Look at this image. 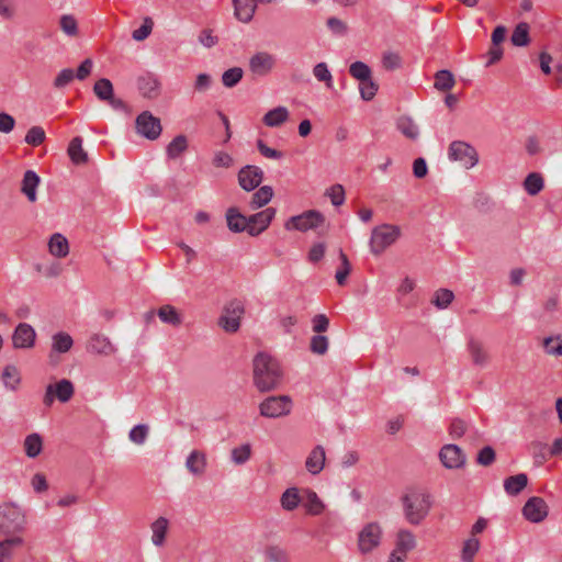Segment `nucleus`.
Returning <instances> with one entry per match:
<instances>
[{
    "label": "nucleus",
    "mask_w": 562,
    "mask_h": 562,
    "mask_svg": "<svg viewBox=\"0 0 562 562\" xmlns=\"http://www.w3.org/2000/svg\"><path fill=\"white\" fill-rule=\"evenodd\" d=\"M454 299L452 291L448 289H439L435 292L432 303L440 310L447 308Z\"/></svg>",
    "instance_id": "52"
},
{
    "label": "nucleus",
    "mask_w": 562,
    "mask_h": 562,
    "mask_svg": "<svg viewBox=\"0 0 562 562\" xmlns=\"http://www.w3.org/2000/svg\"><path fill=\"white\" fill-rule=\"evenodd\" d=\"M75 394V387L70 380L61 379L56 383H50L46 386L43 403L45 406L50 407L55 400L61 403L69 402Z\"/></svg>",
    "instance_id": "9"
},
{
    "label": "nucleus",
    "mask_w": 562,
    "mask_h": 562,
    "mask_svg": "<svg viewBox=\"0 0 562 562\" xmlns=\"http://www.w3.org/2000/svg\"><path fill=\"white\" fill-rule=\"evenodd\" d=\"M378 83L371 78L359 82L360 95L364 101L372 100L378 92Z\"/></svg>",
    "instance_id": "53"
},
{
    "label": "nucleus",
    "mask_w": 562,
    "mask_h": 562,
    "mask_svg": "<svg viewBox=\"0 0 562 562\" xmlns=\"http://www.w3.org/2000/svg\"><path fill=\"white\" fill-rule=\"evenodd\" d=\"M273 196V190L269 186H263L259 188L252 195L249 201V206L251 210H257L259 207L268 204Z\"/></svg>",
    "instance_id": "34"
},
{
    "label": "nucleus",
    "mask_w": 562,
    "mask_h": 562,
    "mask_svg": "<svg viewBox=\"0 0 562 562\" xmlns=\"http://www.w3.org/2000/svg\"><path fill=\"white\" fill-rule=\"evenodd\" d=\"M454 82V77L449 70H439L435 75V88L439 91L451 90Z\"/></svg>",
    "instance_id": "45"
},
{
    "label": "nucleus",
    "mask_w": 562,
    "mask_h": 562,
    "mask_svg": "<svg viewBox=\"0 0 562 562\" xmlns=\"http://www.w3.org/2000/svg\"><path fill=\"white\" fill-rule=\"evenodd\" d=\"M244 314V304L238 300H233L225 305L218 325L226 333H236L240 327V319Z\"/></svg>",
    "instance_id": "8"
},
{
    "label": "nucleus",
    "mask_w": 562,
    "mask_h": 562,
    "mask_svg": "<svg viewBox=\"0 0 562 562\" xmlns=\"http://www.w3.org/2000/svg\"><path fill=\"white\" fill-rule=\"evenodd\" d=\"M549 513V507L543 498L533 496L529 498L524 508L522 514L525 518L531 522H541L543 521Z\"/></svg>",
    "instance_id": "14"
},
{
    "label": "nucleus",
    "mask_w": 562,
    "mask_h": 562,
    "mask_svg": "<svg viewBox=\"0 0 562 562\" xmlns=\"http://www.w3.org/2000/svg\"><path fill=\"white\" fill-rule=\"evenodd\" d=\"M257 148L259 153L269 159H281L283 157L282 151L269 147L263 140H257Z\"/></svg>",
    "instance_id": "62"
},
{
    "label": "nucleus",
    "mask_w": 562,
    "mask_h": 562,
    "mask_svg": "<svg viewBox=\"0 0 562 562\" xmlns=\"http://www.w3.org/2000/svg\"><path fill=\"white\" fill-rule=\"evenodd\" d=\"M544 187L543 178L538 172H531L529 173L525 181H524V188L526 192L530 195L538 194Z\"/></svg>",
    "instance_id": "43"
},
{
    "label": "nucleus",
    "mask_w": 562,
    "mask_h": 562,
    "mask_svg": "<svg viewBox=\"0 0 562 562\" xmlns=\"http://www.w3.org/2000/svg\"><path fill=\"white\" fill-rule=\"evenodd\" d=\"M306 497L304 502V507L306 509V513L312 516L321 515L325 506L321 498L317 496V494L314 491H306L305 492Z\"/></svg>",
    "instance_id": "39"
},
{
    "label": "nucleus",
    "mask_w": 562,
    "mask_h": 562,
    "mask_svg": "<svg viewBox=\"0 0 562 562\" xmlns=\"http://www.w3.org/2000/svg\"><path fill=\"white\" fill-rule=\"evenodd\" d=\"M45 131L41 126H32L26 135H25V143L31 146H40L45 140Z\"/></svg>",
    "instance_id": "54"
},
{
    "label": "nucleus",
    "mask_w": 562,
    "mask_h": 562,
    "mask_svg": "<svg viewBox=\"0 0 562 562\" xmlns=\"http://www.w3.org/2000/svg\"><path fill=\"white\" fill-rule=\"evenodd\" d=\"M75 72L70 68L63 69L54 80V86L56 88H64L68 83H70L75 78Z\"/></svg>",
    "instance_id": "63"
},
{
    "label": "nucleus",
    "mask_w": 562,
    "mask_h": 562,
    "mask_svg": "<svg viewBox=\"0 0 562 562\" xmlns=\"http://www.w3.org/2000/svg\"><path fill=\"white\" fill-rule=\"evenodd\" d=\"M276 216V209L273 207H267L251 216L248 217L249 226H248V234L250 236H258L262 232H265L272 220Z\"/></svg>",
    "instance_id": "15"
},
{
    "label": "nucleus",
    "mask_w": 562,
    "mask_h": 562,
    "mask_svg": "<svg viewBox=\"0 0 562 562\" xmlns=\"http://www.w3.org/2000/svg\"><path fill=\"white\" fill-rule=\"evenodd\" d=\"M301 502L299 491L295 487L288 488L281 496V506L283 509L292 512Z\"/></svg>",
    "instance_id": "46"
},
{
    "label": "nucleus",
    "mask_w": 562,
    "mask_h": 562,
    "mask_svg": "<svg viewBox=\"0 0 562 562\" xmlns=\"http://www.w3.org/2000/svg\"><path fill=\"white\" fill-rule=\"evenodd\" d=\"M289 115V110L285 106H277L263 115L262 122L266 126L278 127L288 121Z\"/></svg>",
    "instance_id": "28"
},
{
    "label": "nucleus",
    "mask_w": 562,
    "mask_h": 562,
    "mask_svg": "<svg viewBox=\"0 0 562 562\" xmlns=\"http://www.w3.org/2000/svg\"><path fill=\"white\" fill-rule=\"evenodd\" d=\"M263 557L269 562H290V555L285 549L277 544L265 548Z\"/></svg>",
    "instance_id": "40"
},
{
    "label": "nucleus",
    "mask_w": 562,
    "mask_h": 562,
    "mask_svg": "<svg viewBox=\"0 0 562 562\" xmlns=\"http://www.w3.org/2000/svg\"><path fill=\"white\" fill-rule=\"evenodd\" d=\"M226 222H227V227L229 228V231H232L234 233H241V232L246 231L248 233V226H249L248 217L243 215L238 211V209L229 207L226 211Z\"/></svg>",
    "instance_id": "24"
},
{
    "label": "nucleus",
    "mask_w": 562,
    "mask_h": 562,
    "mask_svg": "<svg viewBox=\"0 0 562 562\" xmlns=\"http://www.w3.org/2000/svg\"><path fill=\"white\" fill-rule=\"evenodd\" d=\"M243 69L239 67H234L224 71L222 76L223 85L227 88L236 86L243 78Z\"/></svg>",
    "instance_id": "56"
},
{
    "label": "nucleus",
    "mask_w": 562,
    "mask_h": 562,
    "mask_svg": "<svg viewBox=\"0 0 562 562\" xmlns=\"http://www.w3.org/2000/svg\"><path fill=\"white\" fill-rule=\"evenodd\" d=\"M25 516L19 506L7 504L0 507V533L3 536L21 535L25 528Z\"/></svg>",
    "instance_id": "3"
},
{
    "label": "nucleus",
    "mask_w": 562,
    "mask_h": 562,
    "mask_svg": "<svg viewBox=\"0 0 562 562\" xmlns=\"http://www.w3.org/2000/svg\"><path fill=\"white\" fill-rule=\"evenodd\" d=\"M93 92L101 101H108L111 105H114L113 86L109 79L102 78L95 81Z\"/></svg>",
    "instance_id": "31"
},
{
    "label": "nucleus",
    "mask_w": 562,
    "mask_h": 562,
    "mask_svg": "<svg viewBox=\"0 0 562 562\" xmlns=\"http://www.w3.org/2000/svg\"><path fill=\"white\" fill-rule=\"evenodd\" d=\"M401 231L397 226L382 224L373 228L370 238L371 252L381 255L387 247L393 245L400 237Z\"/></svg>",
    "instance_id": "4"
},
{
    "label": "nucleus",
    "mask_w": 562,
    "mask_h": 562,
    "mask_svg": "<svg viewBox=\"0 0 562 562\" xmlns=\"http://www.w3.org/2000/svg\"><path fill=\"white\" fill-rule=\"evenodd\" d=\"M24 451L29 458H36L43 449V440L38 434L27 435L24 439Z\"/></svg>",
    "instance_id": "38"
},
{
    "label": "nucleus",
    "mask_w": 562,
    "mask_h": 562,
    "mask_svg": "<svg viewBox=\"0 0 562 562\" xmlns=\"http://www.w3.org/2000/svg\"><path fill=\"white\" fill-rule=\"evenodd\" d=\"M160 87L159 79L151 74L138 79V90L144 98L156 99L160 94Z\"/></svg>",
    "instance_id": "21"
},
{
    "label": "nucleus",
    "mask_w": 562,
    "mask_h": 562,
    "mask_svg": "<svg viewBox=\"0 0 562 562\" xmlns=\"http://www.w3.org/2000/svg\"><path fill=\"white\" fill-rule=\"evenodd\" d=\"M68 156L75 165H82L88 161V155L82 148V138L74 137L68 146Z\"/></svg>",
    "instance_id": "32"
},
{
    "label": "nucleus",
    "mask_w": 562,
    "mask_h": 562,
    "mask_svg": "<svg viewBox=\"0 0 562 562\" xmlns=\"http://www.w3.org/2000/svg\"><path fill=\"white\" fill-rule=\"evenodd\" d=\"M74 346V340L68 333L58 331L52 336V348L48 355L49 362L57 364V353H66Z\"/></svg>",
    "instance_id": "17"
},
{
    "label": "nucleus",
    "mask_w": 562,
    "mask_h": 562,
    "mask_svg": "<svg viewBox=\"0 0 562 562\" xmlns=\"http://www.w3.org/2000/svg\"><path fill=\"white\" fill-rule=\"evenodd\" d=\"M529 30L530 27L528 23H518L510 36L512 44L518 47L527 46L530 42Z\"/></svg>",
    "instance_id": "37"
},
{
    "label": "nucleus",
    "mask_w": 562,
    "mask_h": 562,
    "mask_svg": "<svg viewBox=\"0 0 562 562\" xmlns=\"http://www.w3.org/2000/svg\"><path fill=\"white\" fill-rule=\"evenodd\" d=\"M383 530L378 522L366 524L358 533L357 547L361 554H369L381 544Z\"/></svg>",
    "instance_id": "5"
},
{
    "label": "nucleus",
    "mask_w": 562,
    "mask_h": 562,
    "mask_svg": "<svg viewBox=\"0 0 562 562\" xmlns=\"http://www.w3.org/2000/svg\"><path fill=\"white\" fill-rule=\"evenodd\" d=\"M480 549L479 539L472 537L463 543L461 560L462 562H473L474 557Z\"/></svg>",
    "instance_id": "49"
},
{
    "label": "nucleus",
    "mask_w": 562,
    "mask_h": 562,
    "mask_svg": "<svg viewBox=\"0 0 562 562\" xmlns=\"http://www.w3.org/2000/svg\"><path fill=\"white\" fill-rule=\"evenodd\" d=\"M40 184V177L33 170H27L22 180L21 191L26 195L30 202L36 201V189Z\"/></svg>",
    "instance_id": "27"
},
{
    "label": "nucleus",
    "mask_w": 562,
    "mask_h": 562,
    "mask_svg": "<svg viewBox=\"0 0 562 562\" xmlns=\"http://www.w3.org/2000/svg\"><path fill=\"white\" fill-rule=\"evenodd\" d=\"M251 454V449L249 445H243L239 447H236L232 450V460L236 464H244L246 463Z\"/></svg>",
    "instance_id": "58"
},
{
    "label": "nucleus",
    "mask_w": 562,
    "mask_h": 562,
    "mask_svg": "<svg viewBox=\"0 0 562 562\" xmlns=\"http://www.w3.org/2000/svg\"><path fill=\"white\" fill-rule=\"evenodd\" d=\"M468 351L474 366L486 367L490 362V355L480 340L474 338L468 341Z\"/></svg>",
    "instance_id": "23"
},
{
    "label": "nucleus",
    "mask_w": 562,
    "mask_h": 562,
    "mask_svg": "<svg viewBox=\"0 0 562 562\" xmlns=\"http://www.w3.org/2000/svg\"><path fill=\"white\" fill-rule=\"evenodd\" d=\"M326 194L329 196L331 203L335 206H340L345 202V190L341 184H334L327 191Z\"/></svg>",
    "instance_id": "59"
},
{
    "label": "nucleus",
    "mask_w": 562,
    "mask_h": 562,
    "mask_svg": "<svg viewBox=\"0 0 562 562\" xmlns=\"http://www.w3.org/2000/svg\"><path fill=\"white\" fill-rule=\"evenodd\" d=\"M313 75L318 81L324 82L328 89L333 88V76L326 63L316 64L313 68Z\"/></svg>",
    "instance_id": "50"
},
{
    "label": "nucleus",
    "mask_w": 562,
    "mask_h": 562,
    "mask_svg": "<svg viewBox=\"0 0 562 562\" xmlns=\"http://www.w3.org/2000/svg\"><path fill=\"white\" fill-rule=\"evenodd\" d=\"M157 315L162 323L172 325L175 327L180 326L182 323L181 314L172 305H162L158 311Z\"/></svg>",
    "instance_id": "35"
},
{
    "label": "nucleus",
    "mask_w": 562,
    "mask_h": 562,
    "mask_svg": "<svg viewBox=\"0 0 562 562\" xmlns=\"http://www.w3.org/2000/svg\"><path fill=\"white\" fill-rule=\"evenodd\" d=\"M441 464L449 470H460L467 463V456L457 445H445L439 451Z\"/></svg>",
    "instance_id": "12"
},
{
    "label": "nucleus",
    "mask_w": 562,
    "mask_h": 562,
    "mask_svg": "<svg viewBox=\"0 0 562 562\" xmlns=\"http://www.w3.org/2000/svg\"><path fill=\"white\" fill-rule=\"evenodd\" d=\"M136 130L142 136L154 140L160 136L162 128L160 120L145 111L136 119Z\"/></svg>",
    "instance_id": "13"
},
{
    "label": "nucleus",
    "mask_w": 562,
    "mask_h": 562,
    "mask_svg": "<svg viewBox=\"0 0 562 562\" xmlns=\"http://www.w3.org/2000/svg\"><path fill=\"white\" fill-rule=\"evenodd\" d=\"M382 65L387 70H394L401 66V57L396 53H385L382 58Z\"/></svg>",
    "instance_id": "64"
},
{
    "label": "nucleus",
    "mask_w": 562,
    "mask_h": 562,
    "mask_svg": "<svg viewBox=\"0 0 562 562\" xmlns=\"http://www.w3.org/2000/svg\"><path fill=\"white\" fill-rule=\"evenodd\" d=\"M495 461V451L492 447L482 448L476 458V462L483 467H488Z\"/></svg>",
    "instance_id": "61"
},
{
    "label": "nucleus",
    "mask_w": 562,
    "mask_h": 562,
    "mask_svg": "<svg viewBox=\"0 0 562 562\" xmlns=\"http://www.w3.org/2000/svg\"><path fill=\"white\" fill-rule=\"evenodd\" d=\"M281 380V371L276 359L267 353H258L254 359V382L261 392L274 389Z\"/></svg>",
    "instance_id": "1"
},
{
    "label": "nucleus",
    "mask_w": 562,
    "mask_h": 562,
    "mask_svg": "<svg viewBox=\"0 0 562 562\" xmlns=\"http://www.w3.org/2000/svg\"><path fill=\"white\" fill-rule=\"evenodd\" d=\"M404 515L412 525H419L431 507L430 497L423 491L413 490L402 497Z\"/></svg>",
    "instance_id": "2"
},
{
    "label": "nucleus",
    "mask_w": 562,
    "mask_h": 562,
    "mask_svg": "<svg viewBox=\"0 0 562 562\" xmlns=\"http://www.w3.org/2000/svg\"><path fill=\"white\" fill-rule=\"evenodd\" d=\"M2 381L7 389L16 391L21 383V374L15 366L8 364L2 372Z\"/></svg>",
    "instance_id": "36"
},
{
    "label": "nucleus",
    "mask_w": 562,
    "mask_h": 562,
    "mask_svg": "<svg viewBox=\"0 0 562 562\" xmlns=\"http://www.w3.org/2000/svg\"><path fill=\"white\" fill-rule=\"evenodd\" d=\"M151 30H153V21L151 19L149 18H146L143 22V24L133 31L132 33V37L133 40L135 41H144L145 38H147L150 33H151Z\"/></svg>",
    "instance_id": "60"
},
{
    "label": "nucleus",
    "mask_w": 562,
    "mask_h": 562,
    "mask_svg": "<svg viewBox=\"0 0 562 562\" xmlns=\"http://www.w3.org/2000/svg\"><path fill=\"white\" fill-rule=\"evenodd\" d=\"M325 221L324 215L315 210L305 211L302 214L290 217L284 223L286 231L306 232L315 229L321 226Z\"/></svg>",
    "instance_id": "7"
},
{
    "label": "nucleus",
    "mask_w": 562,
    "mask_h": 562,
    "mask_svg": "<svg viewBox=\"0 0 562 562\" xmlns=\"http://www.w3.org/2000/svg\"><path fill=\"white\" fill-rule=\"evenodd\" d=\"M60 30L68 36L75 37L78 35V22L72 14H63L59 19Z\"/></svg>",
    "instance_id": "48"
},
{
    "label": "nucleus",
    "mask_w": 562,
    "mask_h": 562,
    "mask_svg": "<svg viewBox=\"0 0 562 562\" xmlns=\"http://www.w3.org/2000/svg\"><path fill=\"white\" fill-rule=\"evenodd\" d=\"M35 337L36 333L34 328L26 323H21L13 333V346L15 348H31L34 346Z\"/></svg>",
    "instance_id": "20"
},
{
    "label": "nucleus",
    "mask_w": 562,
    "mask_h": 562,
    "mask_svg": "<svg viewBox=\"0 0 562 562\" xmlns=\"http://www.w3.org/2000/svg\"><path fill=\"white\" fill-rule=\"evenodd\" d=\"M325 460V449L322 446H316L306 458L305 468L311 474H318L324 469Z\"/></svg>",
    "instance_id": "25"
},
{
    "label": "nucleus",
    "mask_w": 562,
    "mask_h": 562,
    "mask_svg": "<svg viewBox=\"0 0 562 562\" xmlns=\"http://www.w3.org/2000/svg\"><path fill=\"white\" fill-rule=\"evenodd\" d=\"M528 484V477L525 473H519L507 477L504 481V490L508 495L519 494Z\"/></svg>",
    "instance_id": "33"
},
{
    "label": "nucleus",
    "mask_w": 562,
    "mask_h": 562,
    "mask_svg": "<svg viewBox=\"0 0 562 562\" xmlns=\"http://www.w3.org/2000/svg\"><path fill=\"white\" fill-rule=\"evenodd\" d=\"M450 160L459 161L467 169L474 167L479 161V156L474 147L462 140H454L448 149Z\"/></svg>",
    "instance_id": "10"
},
{
    "label": "nucleus",
    "mask_w": 562,
    "mask_h": 562,
    "mask_svg": "<svg viewBox=\"0 0 562 562\" xmlns=\"http://www.w3.org/2000/svg\"><path fill=\"white\" fill-rule=\"evenodd\" d=\"M293 407V402L288 395L269 396L259 405L260 415L267 418L288 416Z\"/></svg>",
    "instance_id": "6"
},
{
    "label": "nucleus",
    "mask_w": 562,
    "mask_h": 562,
    "mask_svg": "<svg viewBox=\"0 0 562 562\" xmlns=\"http://www.w3.org/2000/svg\"><path fill=\"white\" fill-rule=\"evenodd\" d=\"M149 432V427L145 424H139L134 426L128 434V438L132 442L136 445H143Z\"/></svg>",
    "instance_id": "55"
},
{
    "label": "nucleus",
    "mask_w": 562,
    "mask_h": 562,
    "mask_svg": "<svg viewBox=\"0 0 562 562\" xmlns=\"http://www.w3.org/2000/svg\"><path fill=\"white\" fill-rule=\"evenodd\" d=\"M263 172L257 166H246L238 172V182L246 191L256 189L262 181Z\"/></svg>",
    "instance_id": "18"
},
{
    "label": "nucleus",
    "mask_w": 562,
    "mask_h": 562,
    "mask_svg": "<svg viewBox=\"0 0 562 562\" xmlns=\"http://www.w3.org/2000/svg\"><path fill=\"white\" fill-rule=\"evenodd\" d=\"M416 547V539L413 532L400 530L396 535L395 547L390 553L389 562H405L408 552Z\"/></svg>",
    "instance_id": "11"
},
{
    "label": "nucleus",
    "mask_w": 562,
    "mask_h": 562,
    "mask_svg": "<svg viewBox=\"0 0 562 562\" xmlns=\"http://www.w3.org/2000/svg\"><path fill=\"white\" fill-rule=\"evenodd\" d=\"M4 537L3 540H0V562H12L15 552L24 546V539L21 535Z\"/></svg>",
    "instance_id": "19"
},
{
    "label": "nucleus",
    "mask_w": 562,
    "mask_h": 562,
    "mask_svg": "<svg viewBox=\"0 0 562 562\" xmlns=\"http://www.w3.org/2000/svg\"><path fill=\"white\" fill-rule=\"evenodd\" d=\"M349 74L356 80L364 81L372 77L370 67L363 61H355L349 66Z\"/></svg>",
    "instance_id": "47"
},
{
    "label": "nucleus",
    "mask_w": 562,
    "mask_h": 562,
    "mask_svg": "<svg viewBox=\"0 0 562 562\" xmlns=\"http://www.w3.org/2000/svg\"><path fill=\"white\" fill-rule=\"evenodd\" d=\"M328 338L323 335H315L311 338L310 349L315 355H325L328 350Z\"/></svg>",
    "instance_id": "57"
},
{
    "label": "nucleus",
    "mask_w": 562,
    "mask_h": 562,
    "mask_svg": "<svg viewBox=\"0 0 562 562\" xmlns=\"http://www.w3.org/2000/svg\"><path fill=\"white\" fill-rule=\"evenodd\" d=\"M258 0H233L234 14L237 20L248 23L252 20Z\"/></svg>",
    "instance_id": "22"
},
{
    "label": "nucleus",
    "mask_w": 562,
    "mask_h": 562,
    "mask_svg": "<svg viewBox=\"0 0 562 562\" xmlns=\"http://www.w3.org/2000/svg\"><path fill=\"white\" fill-rule=\"evenodd\" d=\"M49 254L56 258H65L69 254V244L61 234H54L48 241Z\"/></svg>",
    "instance_id": "29"
},
{
    "label": "nucleus",
    "mask_w": 562,
    "mask_h": 562,
    "mask_svg": "<svg viewBox=\"0 0 562 562\" xmlns=\"http://www.w3.org/2000/svg\"><path fill=\"white\" fill-rule=\"evenodd\" d=\"M151 541L156 547H161L165 543L166 536L169 529V521L165 517L157 518L150 526Z\"/></svg>",
    "instance_id": "30"
},
{
    "label": "nucleus",
    "mask_w": 562,
    "mask_h": 562,
    "mask_svg": "<svg viewBox=\"0 0 562 562\" xmlns=\"http://www.w3.org/2000/svg\"><path fill=\"white\" fill-rule=\"evenodd\" d=\"M339 259L340 266L336 270L335 279L339 285L344 286L347 283L348 276L351 272V263L342 250L339 251Z\"/></svg>",
    "instance_id": "42"
},
{
    "label": "nucleus",
    "mask_w": 562,
    "mask_h": 562,
    "mask_svg": "<svg viewBox=\"0 0 562 562\" xmlns=\"http://www.w3.org/2000/svg\"><path fill=\"white\" fill-rule=\"evenodd\" d=\"M276 66V58L267 52L256 53L249 59V70L259 77L267 76Z\"/></svg>",
    "instance_id": "16"
},
{
    "label": "nucleus",
    "mask_w": 562,
    "mask_h": 562,
    "mask_svg": "<svg viewBox=\"0 0 562 562\" xmlns=\"http://www.w3.org/2000/svg\"><path fill=\"white\" fill-rule=\"evenodd\" d=\"M397 128L404 136L411 139H416L419 135L418 126L407 116H402L397 120Z\"/></svg>",
    "instance_id": "44"
},
{
    "label": "nucleus",
    "mask_w": 562,
    "mask_h": 562,
    "mask_svg": "<svg viewBox=\"0 0 562 562\" xmlns=\"http://www.w3.org/2000/svg\"><path fill=\"white\" fill-rule=\"evenodd\" d=\"M188 148L187 137L183 135L176 136L167 146V156L170 159H176L181 156Z\"/></svg>",
    "instance_id": "41"
},
{
    "label": "nucleus",
    "mask_w": 562,
    "mask_h": 562,
    "mask_svg": "<svg viewBox=\"0 0 562 562\" xmlns=\"http://www.w3.org/2000/svg\"><path fill=\"white\" fill-rule=\"evenodd\" d=\"M543 348L548 355L562 356V335L544 338Z\"/></svg>",
    "instance_id": "51"
},
{
    "label": "nucleus",
    "mask_w": 562,
    "mask_h": 562,
    "mask_svg": "<svg viewBox=\"0 0 562 562\" xmlns=\"http://www.w3.org/2000/svg\"><path fill=\"white\" fill-rule=\"evenodd\" d=\"M186 467L190 473L202 475L206 469V456L200 450H193L187 458Z\"/></svg>",
    "instance_id": "26"
}]
</instances>
